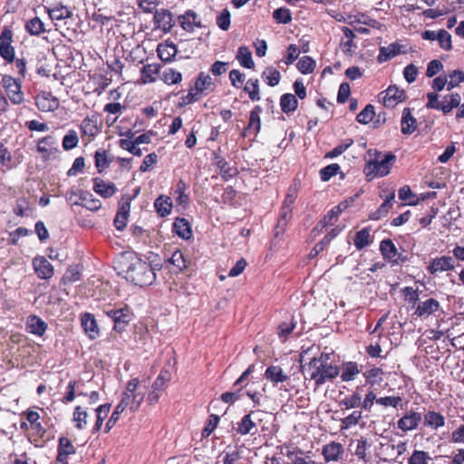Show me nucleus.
<instances>
[{"mask_svg": "<svg viewBox=\"0 0 464 464\" xmlns=\"http://www.w3.org/2000/svg\"><path fill=\"white\" fill-rule=\"evenodd\" d=\"M25 329L28 333L43 336L47 329V324L37 315H29L25 321Z\"/></svg>", "mask_w": 464, "mask_h": 464, "instance_id": "obj_16", "label": "nucleus"}, {"mask_svg": "<svg viewBox=\"0 0 464 464\" xmlns=\"http://www.w3.org/2000/svg\"><path fill=\"white\" fill-rule=\"evenodd\" d=\"M340 170V166L337 163L330 164L320 170V178L323 181H328L331 178L335 176Z\"/></svg>", "mask_w": 464, "mask_h": 464, "instance_id": "obj_64", "label": "nucleus"}, {"mask_svg": "<svg viewBox=\"0 0 464 464\" xmlns=\"http://www.w3.org/2000/svg\"><path fill=\"white\" fill-rule=\"evenodd\" d=\"M158 56L163 62H170L177 54V46L173 43L160 44L157 48Z\"/></svg>", "mask_w": 464, "mask_h": 464, "instance_id": "obj_30", "label": "nucleus"}, {"mask_svg": "<svg viewBox=\"0 0 464 464\" xmlns=\"http://www.w3.org/2000/svg\"><path fill=\"white\" fill-rule=\"evenodd\" d=\"M440 308V303L434 298H429L424 302H420L414 312L419 317L428 316Z\"/></svg>", "mask_w": 464, "mask_h": 464, "instance_id": "obj_25", "label": "nucleus"}, {"mask_svg": "<svg viewBox=\"0 0 464 464\" xmlns=\"http://www.w3.org/2000/svg\"><path fill=\"white\" fill-rule=\"evenodd\" d=\"M421 414L420 412L411 411L397 421V427L403 432L411 431L419 426Z\"/></svg>", "mask_w": 464, "mask_h": 464, "instance_id": "obj_12", "label": "nucleus"}, {"mask_svg": "<svg viewBox=\"0 0 464 464\" xmlns=\"http://www.w3.org/2000/svg\"><path fill=\"white\" fill-rule=\"evenodd\" d=\"M79 137L74 130H69L63 139V148L64 150H71L77 147Z\"/></svg>", "mask_w": 464, "mask_h": 464, "instance_id": "obj_48", "label": "nucleus"}, {"mask_svg": "<svg viewBox=\"0 0 464 464\" xmlns=\"http://www.w3.org/2000/svg\"><path fill=\"white\" fill-rule=\"evenodd\" d=\"M80 128L83 135L90 137H94L99 131L96 120L90 117H86L82 120Z\"/></svg>", "mask_w": 464, "mask_h": 464, "instance_id": "obj_42", "label": "nucleus"}, {"mask_svg": "<svg viewBox=\"0 0 464 464\" xmlns=\"http://www.w3.org/2000/svg\"><path fill=\"white\" fill-rule=\"evenodd\" d=\"M173 204L172 200L168 196L160 195L154 202V208L158 215L161 218L167 217L170 214Z\"/></svg>", "mask_w": 464, "mask_h": 464, "instance_id": "obj_29", "label": "nucleus"}, {"mask_svg": "<svg viewBox=\"0 0 464 464\" xmlns=\"http://www.w3.org/2000/svg\"><path fill=\"white\" fill-rule=\"evenodd\" d=\"M154 23L156 27L169 33L175 25L172 13L168 9L157 10L154 14Z\"/></svg>", "mask_w": 464, "mask_h": 464, "instance_id": "obj_10", "label": "nucleus"}, {"mask_svg": "<svg viewBox=\"0 0 464 464\" xmlns=\"http://www.w3.org/2000/svg\"><path fill=\"white\" fill-rule=\"evenodd\" d=\"M13 34L9 29H4L0 34V55L7 62H14V49L11 45Z\"/></svg>", "mask_w": 464, "mask_h": 464, "instance_id": "obj_9", "label": "nucleus"}, {"mask_svg": "<svg viewBox=\"0 0 464 464\" xmlns=\"http://www.w3.org/2000/svg\"><path fill=\"white\" fill-rule=\"evenodd\" d=\"M394 198L395 194L393 192L387 196V198H385L383 203L378 208V209L371 213V215L369 216L370 219L379 220L382 218L385 217L392 208Z\"/></svg>", "mask_w": 464, "mask_h": 464, "instance_id": "obj_32", "label": "nucleus"}, {"mask_svg": "<svg viewBox=\"0 0 464 464\" xmlns=\"http://www.w3.org/2000/svg\"><path fill=\"white\" fill-rule=\"evenodd\" d=\"M395 160L396 157L392 153L376 152L374 160L369 161L365 166L364 172L369 179L384 177L390 173Z\"/></svg>", "mask_w": 464, "mask_h": 464, "instance_id": "obj_3", "label": "nucleus"}, {"mask_svg": "<svg viewBox=\"0 0 464 464\" xmlns=\"http://www.w3.org/2000/svg\"><path fill=\"white\" fill-rule=\"evenodd\" d=\"M48 14L53 21H62L71 16V11L64 5L49 8Z\"/></svg>", "mask_w": 464, "mask_h": 464, "instance_id": "obj_43", "label": "nucleus"}, {"mask_svg": "<svg viewBox=\"0 0 464 464\" xmlns=\"http://www.w3.org/2000/svg\"><path fill=\"white\" fill-rule=\"evenodd\" d=\"M344 453L343 445L339 442L332 441L322 448V455L325 462L339 461Z\"/></svg>", "mask_w": 464, "mask_h": 464, "instance_id": "obj_14", "label": "nucleus"}, {"mask_svg": "<svg viewBox=\"0 0 464 464\" xmlns=\"http://www.w3.org/2000/svg\"><path fill=\"white\" fill-rule=\"evenodd\" d=\"M360 372L358 365L354 362H346L341 373V379L343 382H350L355 379L356 375Z\"/></svg>", "mask_w": 464, "mask_h": 464, "instance_id": "obj_41", "label": "nucleus"}, {"mask_svg": "<svg viewBox=\"0 0 464 464\" xmlns=\"http://www.w3.org/2000/svg\"><path fill=\"white\" fill-rule=\"evenodd\" d=\"M173 231L183 239H188L192 235L190 225L185 218H176L173 223Z\"/></svg>", "mask_w": 464, "mask_h": 464, "instance_id": "obj_34", "label": "nucleus"}, {"mask_svg": "<svg viewBox=\"0 0 464 464\" xmlns=\"http://www.w3.org/2000/svg\"><path fill=\"white\" fill-rule=\"evenodd\" d=\"M82 325L87 334V335L92 339H96L99 334V327L94 316L91 314H85L82 318Z\"/></svg>", "mask_w": 464, "mask_h": 464, "instance_id": "obj_27", "label": "nucleus"}, {"mask_svg": "<svg viewBox=\"0 0 464 464\" xmlns=\"http://www.w3.org/2000/svg\"><path fill=\"white\" fill-rule=\"evenodd\" d=\"M198 94L208 93L214 90V82L210 75L201 72L195 82L193 88Z\"/></svg>", "mask_w": 464, "mask_h": 464, "instance_id": "obj_21", "label": "nucleus"}, {"mask_svg": "<svg viewBox=\"0 0 464 464\" xmlns=\"http://www.w3.org/2000/svg\"><path fill=\"white\" fill-rule=\"evenodd\" d=\"M342 212L341 206H337L333 208L324 217V218L319 222V225L322 227H325L328 226H334V223L338 219L339 214Z\"/></svg>", "mask_w": 464, "mask_h": 464, "instance_id": "obj_51", "label": "nucleus"}, {"mask_svg": "<svg viewBox=\"0 0 464 464\" xmlns=\"http://www.w3.org/2000/svg\"><path fill=\"white\" fill-rule=\"evenodd\" d=\"M340 405L344 406L346 410L362 407V396L359 392H355L343 399L340 401Z\"/></svg>", "mask_w": 464, "mask_h": 464, "instance_id": "obj_52", "label": "nucleus"}, {"mask_svg": "<svg viewBox=\"0 0 464 464\" xmlns=\"http://www.w3.org/2000/svg\"><path fill=\"white\" fill-rule=\"evenodd\" d=\"M88 413L81 406H76L73 411V421L78 430H83L87 426Z\"/></svg>", "mask_w": 464, "mask_h": 464, "instance_id": "obj_47", "label": "nucleus"}, {"mask_svg": "<svg viewBox=\"0 0 464 464\" xmlns=\"http://www.w3.org/2000/svg\"><path fill=\"white\" fill-rule=\"evenodd\" d=\"M215 165L220 169V174L224 179H228L236 174L223 158H216Z\"/></svg>", "mask_w": 464, "mask_h": 464, "instance_id": "obj_63", "label": "nucleus"}, {"mask_svg": "<svg viewBox=\"0 0 464 464\" xmlns=\"http://www.w3.org/2000/svg\"><path fill=\"white\" fill-rule=\"evenodd\" d=\"M38 108L44 111H53L59 106V102L51 94L44 93L36 99Z\"/></svg>", "mask_w": 464, "mask_h": 464, "instance_id": "obj_31", "label": "nucleus"}, {"mask_svg": "<svg viewBox=\"0 0 464 464\" xmlns=\"http://www.w3.org/2000/svg\"><path fill=\"white\" fill-rule=\"evenodd\" d=\"M371 448V444L366 439H360L357 440L354 454L358 458V460L366 464L369 461L368 450Z\"/></svg>", "mask_w": 464, "mask_h": 464, "instance_id": "obj_38", "label": "nucleus"}, {"mask_svg": "<svg viewBox=\"0 0 464 464\" xmlns=\"http://www.w3.org/2000/svg\"><path fill=\"white\" fill-rule=\"evenodd\" d=\"M159 73V65L155 63L144 65L140 71V80L142 83H150L156 81Z\"/></svg>", "mask_w": 464, "mask_h": 464, "instance_id": "obj_37", "label": "nucleus"}, {"mask_svg": "<svg viewBox=\"0 0 464 464\" xmlns=\"http://www.w3.org/2000/svg\"><path fill=\"white\" fill-rule=\"evenodd\" d=\"M264 376L273 386H277L279 383H283L289 379V376L278 365L267 367Z\"/></svg>", "mask_w": 464, "mask_h": 464, "instance_id": "obj_18", "label": "nucleus"}, {"mask_svg": "<svg viewBox=\"0 0 464 464\" xmlns=\"http://www.w3.org/2000/svg\"><path fill=\"white\" fill-rule=\"evenodd\" d=\"M315 67V62L309 56H303L297 63V69L303 74L311 73Z\"/></svg>", "mask_w": 464, "mask_h": 464, "instance_id": "obj_59", "label": "nucleus"}, {"mask_svg": "<svg viewBox=\"0 0 464 464\" xmlns=\"http://www.w3.org/2000/svg\"><path fill=\"white\" fill-rule=\"evenodd\" d=\"M375 116L374 107L372 104H367L365 108L357 115L356 120L362 124L371 122Z\"/></svg>", "mask_w": 464, "mask_h": 464, "instance_id": "obj_56", "label": "nucleus"}, {"mask_svg": "<svg viewBox=\"0 0 464 464\" xmlns=\"http://www.w3.org/2000/svg\"><path fill=\"white\" fill-rule=\"evenodd\" d=\"M262 112V108L260 106H256L249 114V121L247 126L243 130L242 136L247 137L249 135L256 136L261 128V120L260 113Z\"/></svg>", "mask_w": 464, "mask_h": 464, "instance_id": "obj_13", "label": "nucleus"}, {"mask_svg": "<svg viewBox=\"0 0 464 464\" xmlns=\"http://www.w3.org/2000/svg\"><path fill=\"white\" fill-rule=\"evenodd\" d=\"M380 251L384 259L389 262L398 265L401 260V255L397 247L391 239H383L380 243Z\"/></svg>", "mask_w": 464, "mask_h": 464, "instance_id": "obj_15", "label": "nucleus"}, {"mask_svg": "<svg viewBox=\"0 0 464 464\" xmlns=\"http://www.w3.org/2000/svg\"><path fill=\"white\" fill-rule=\"evenodd\" d=\"M273 18L278 24H288L292 21V14L289 9L280 7L273 12Z\"/></svg>", "mask_w": 464, "mask_h": 464, "instance_id": "obj_60", "label": "nucleus"}, {"mask_svg": "<svg viewBox=\"0 0 464 464\" xmlns=\"http://www.w3.org/2000/svg\"><path fill=\"white\" fill-rule=\"evenodd\" d=\"M455 259L450 256H442L430 260L427 270L431 275L451 271L455 268Z\"/></svg>", "mask_w": 464, "mask_h": 464, "instance_id": "obj_7", "label": "nucleus"}, {"mask_svg": "<svg viewBox=\"0 0 464 464\" xmlns=\"http://www.w3.org/2000/svg\"><path fill=\"white\" fill-rule=\"evenodd\" d=\"M330 357L331 353H322L303 366L304 378L314 381L316 388L334 380L340 373L339 367L329 362Z\"/></svg>", "mask_w": 464, "mask_h": 464, "instance_id": "obj_2", "label": "nucleus"}, {"mask_svg": "<svg viewBox=\"0 0 464 464\" xmlns=\"http://www.w3.org/2000/svg\"><path fill=\"white\" fill-rule=\"evenodd\" d=\"M244 91L247 92L249 98L252 101H259L260 95H259V82L257 79H249L245 87Z\"/></svg>", "mask_w": 464, "mask_h": 464, "instance_id": "obj_50", "label": "nucleus"}, {"mask_svg": "<svg viewBox=\"0 0 464 464\" xmlns=\"http://www.w3.org/2000/svg\"><path fill=\"white\" fill-rule=\"evenodd\" d=\"M57 140L53 136L48 135L41 139L37 144V151L43 154L44 159H49L53 150H57Z\"/></svg>", "mask_w": 464, "mask_h": 464, "instance_id": "obj_22", "label": "nucleus"}, {"mask_svg": "<svg viewBox=\"0 0 464 464\" xmlns=\"http://www.w3.org/2000/svg\"><path fill=\"white\" fill-rule=\"evenodd\" d=\"M402 399L400 396H385L376 400V403L383 407H401Z\"/></svg>", "mask_w": 464, "mask_h": 464, "instance_id": "obj_57", "label": "nucleus"}, {"mask_svg": "<svg viewBox=\"0 0 464 464\" xmlns=\"http://www.w3.org/2000/svg\"><path fill=\"white\" fill-rule=\"evenodd\" d=\"M298 101L296 96L292 93H285L280 98V108L283 112L288 114L296 110Z\"/></svg>", "mask_w": 464, "mask_h": 464, "instance_id": "obj_36", "label": "nucleus"}, {"mask_svg": "<svg viewBox=\"0 0 464 464\" xmlns=\"http://www.w3.org/2000/svg\"><path fill=\"white\" fill-rule=\"evenodd\" d=\"M237 59L239 62L240 65L251 69L254 67L255 63L252 59V53L246 46H241L238 48Z\"/></svg>", "mask_w": 464, "mask_h": 464, "instance_id": "obj_40", "label": "nucleus"}, {"mask_svg": "<svg viewBox=\"0 0 464 464\" xmlns=\"http://www.w3.org/2000/svg\"><path fill=\"white\" fill-rule=\"evenodd\" d=\"M142 401V396L130 397L128 394L122 393L121 399L115 408L121 412H123L127 409H129L130 412H135L140 408Z\"/></svg>", "mask_w": 464, "mask_h": 464, "instance_id": "obj_19", "label": "nucleus"}, {"mask_svg": "<svg viewBox=\"0 0 464 464\" xmlns=\"http://www.w3.org/2000/svg\"><path fill=\"white\" fill-rule=\"evenodd\" d=\"M178 22L180 27L188 32L193 33L196 28H201L202 24L198 15L193 10H187L184 14L178 16Z\"/></svg>", "mask_w": 464, "mask_h": 464, "instance_id": "obj_8", "label": "nucleus"}, {"mask_svg": "<svg viewBox=\"0 0 464 464\" xmlns=\"http://www.w3.org/2000/svg\"><path fill=\"white\" fill-rule=\"evenodd\" d=\"M110 410H111L110 403L102 404L95 410L96 422L92 428L93 433H96L101 430L103 420L108 417Z\"/></svg>", "mask_w": 464, "mask_h": 464, "instance_id": "obj_39", "label": "nucleus"}, {"mask_svg": "<svg viewBox=\"0 0 464 464\" xmlns=\"http://www.w3.org/2000/svg\"><path fill=\"white\" fill-rule=\"evenodd\" d=\"M187 185L184 180L179 179L177 183L175 193L178 194L177 202L179 205L186 206L188 202V195L186 194Z\"/></svg>", "mask_w": 464, "mask_h": 464, "instance_id": "obj_61", "label": "nucleus"}, {"mask_svg": "<svg viewBox=\"0 0 464 464\" xmlns=\"http://www.w3.org/2000/svg\"><path fill=\"white\" fill-rule=\"evenodd\" d=\"M362 418V413L361 411H353L351 414L341 420V429L347 430L357 425Z\"/></svg>", "mask_w": 464, "mask_h": 464, "instance_id": "obj_54", "label": "nucleus"}, {"mask_svg": "<svg viewBox=\"0 0 464 464\" xmlns=\"http://www.w3.org/2000/svg\"><path fill=\"white\" fill-rule=\"evenodd\" d=\"M230 12L226 8L216 18L217 25L223 31H227L230 27Z\"/></svg>", "mask_w": 464, "mask_h": 464, "instance_id": "obj_62", "label": "nucleus"}, {"mask_svg": "<svg viewBox=\"0 0 464 464\" xmlns=\"http://www.w3.org/2000/svg\"><path fill=\"white\" fill-rule=\"evenodd\" d=\"M431 457L424 450H414L408 459V464H428Z\"/></svg>", "mask_w": 464, "mask_h": 464, "instance_id": "obj_53", "label": "nucleus"}, {"mask_svg": "<svg viewBox=\"0 0 464 464\" xmlns=\"http://www.w3.org/2000/svg\"><path fill=\"white\" fill-rule=\"evenodd\" d=\"M371 235L367 228L358 231L354 237V246L358 250H362L371 244Z\"/></svg>", "mask_w": 464, "mask_h": 464, "instance_id": "obj_46", "label": "nucleus"}, {"mask_svg": "<svg viewBox=\"0 0 464 464\" xmlns=\"http://www.w3.org/2000/svg\"><path fill=\"white\" fill-rule=\"evenodd\" d=\"M115 317L113 318L114 329L118 332H121L126 324L130 321V314L128 308L117 309L114 313Z\"/></svg>", "mask_w": 464, "mask_h": 464, "instance_id": "obj_35", "label": "nucleus"}, {"mask_svg": "<svg viewBox=\"0 0 464 464\" xmlns=\"http://www.w3.org/2000/svg\"><path fill=\"white\" fill-rule=\"evenodd\" d=\"M401 132L405 135L413 133L417 128V121L409 108H404L401 115Z\"/></svg>", "mask_w": 464, "mask_h": 464, "instance_id": "obj_28", "label": "nucleus"}, {"mask_svg": "<svg viewBox=\"0 0 464 464\" xmlns=\"http://www.w3.org/2000/svg\"><path fill=\"white\" fill-rule=\"evenodd\" d=\"M168 261L172 264L179 272L183 271L187 267L184 255L180 250L174 251Z\"/></svg>", "mask_w": 464, "mask_h": 464, "instance_id": "obj_58", "label": "nucleus"}, {"mask_svg": "<svg viewBox=\"0 0 464 464\" xmlns=\"http://www.w3.org/2000/svg\"><path fill=\"white\" fill-rule=\"evenodd\" d=\"M33 266L35 274L41 279H50L53 276V266L44 256H35L33 259Z\"/></svg>", "mask_w": 464, "mask_h": 464, "instance_id": "obj_11", "label": "nucleus"}, {"mask_svg": "<svg viewBox=\"0 0 464 464\" xmlns=\"http://www.w3.org/2000/svg\"><path fill=\"white\" fill-rule=\"evenodd\" d=\"M93 190L104 198L112 197L116 191V186L111 182H105L100 178L93 179Z\"/></svg>", "mask_w": 464, "mask_h": 464, "instance_id": "obj_20", "label": "nucleus"}, {"mask_svg": "<svg viewBox=\"0 0 464 464\" xmlns=\"http://www.w3.org/2000/svg\"><path fill=\"white\" fill-rule=\"evenodd\" d=\"M1 84L13 104L17 105L24 102V97L20 81L5 74L2 77Z\"/></svg>", "mask_w": 464, "mask_h": 464, "instance_id": "obj_4", "label": "nucleus"}, {"mask_svg": "<svg viewBox=\"0 0 464 464\" xmlns=\"http://www.w3.org/2000/svg\"><path fill=\"white\" fill-rule=\"evenodd\" d=\"M461 102V98L458 93H452L450 95H446L440 101V111H443V113L447 114L450 112L454 108L459 106Z\"/></svg>", "mask_w": 464, "mask_h": 464, "instance_id": "obj_33", "label": "nucleus"}, {"mask_svg": "<svg viewBox=\"0 0 464 464\" xmlns=\"http://www.w3.org/2000/svg\"><path fill=\"white\" fill-rule=\"evenodd\" d=\"M423 424L432 430H438L445 425V418L440 412L428 411L424 414Z\"/></svg>", "mask_w": 464, "mask_h": 464, "instance_id": "obj_24", "label": "nucleus"}, {"mask_svg": "<svg viewBox=\"0 0 464 464\" xmlns=\"http://www.w3.org/2000/svg\"><path fill=\"white\" fill-rule=\"evenodd\" d=\"M380 99H382L385 107L393 108L406 99V93L404 90L400 89L395 85H392L380 93Z\"/></svg>", "mask_w": 464, "mask_h": 464, "instance_id": "obj_6", "label": "nucleus"}, {"mask_svg": "<svg viewBox=\"0 0 464 464\" xmlns=\"http://www.w3.org/2000/svg\"><path fill=\"white\" fill-rule=\"evenodd\" d=\"M379 51L377 61L379 63H383L401 53V45L398 43H392L388 46H381Z\"/></svg>", "mask_w": 464, "mask_h": 464, "instance_id": "obj_26", "label": "nucleus"}, {"mask_svg": "<svg viewBox=\"0 0 464 464\" xmlns=\"http://www.w3.org/2000/svg\"><path fill=\"white\" fill-rule=\"evenodd\" d=\"M80 205L92 211H97L102 208V202L87 191L82 193V199Z\"/></svg>", "mask_w": 464, "mask_h": 464, "instance_id": "obj_45", "label": "nucleus"}, {"mask_svg": "<svg viewBox=\"0 0 464 464\" xmlns=\"http://www.w3.org/2000/svg\"><path fill=\"white\" fill-rule=\"evenodd\" d=\"M262 78L269 86L274 87L279 83L281 76L278 70L269 67L263 72Z\"/></svg>", "mask_w": 464, "mask_h": 464, "instance_id": "obj_49", "label": "nucleus"}, {"mask_svg": "<svg viewBox=\"0 0 464 464\" xmlns=\"http://www.w3.org/2000/svg\"><path fill=\"white\" fill-rule=\"evenodd\" d=\"M24 414L30 426V440L38 446L39 443L45 441L44 435L46 433L45 428L40 422V414L34 411H27Z\"/></svg>", "mask_w": 464, "mask_h": 464, "instance_id": "obj_5", "label": "nucleus"}, {"mask_svg": "<svg viewBox=\"0 0 464 464\" xmlns=\"http://www.w3.org/2000/svg\"><path fill=\"white\" fill-rule=\"evenodd\" d=\"M255 415V411L245 415L237 423V432L240 435L255 434L256 431V425L253 420V416Z\"/></svg>", "mask_w": 464, "mask_h": 464, "instance_id": "obj_23", "label": "nucleus"}, {"mask_svg": "<svg viewBox=\"0 0 464 464\" xmlns=\"http://www.w3.org/2000/svg\"><path fill=\"white\" fill-rule=\"evenodd\" d=\"M57 461L63 464H68V457L75 453V448L72 441L65 437H61L58 443Z\"/></svg>", "mask_w": 464, "mask_h": 464, "instance_id": "obj_17", "label": "nucleus"}, {"mask_svg": "<svg viewBox=\"0 0 464 464\" xmlns=\"http://www.w3.org/2000/svg\"><path fill=\"white\" fill-rule=\"evenodd\" d=\"M95 159V167L98 169V172H102L105 169H107L110 165V161L107 159V153L105 150L100 149L97 150L94 155Z\"/></svg>", "mask_w": 464, "mask_h": 464, "instance_id": "obj_55", "label": "nucleus"}, {"mask_svg": "<svg viewBox=\"0 0 464 464\" xmlns=\"http://www.w3.org/2000/svg\"><path fill=\"white\" fill-rule=\"evenodd\" d=\"M127 280L140 286L150 285L156 279L154 268L133 254L121 256L118 263Z\"/></svg>", "mask_w": 464, "mask_h": 464, "instance_id": "obj_1", "label": "nucleus"}, {"mask_svg": "<svg viewBox=\"0 0 464 464\" xmlns=\"http://www.w3.org/2000/svg\"><path fill=\"white\" fill-rule=\"evenodd\" d=\"M25 29L31 35H40L45 31L44 24L39 17H34L25 24Z\"/></svg>", "mask_w": 464, "mask_h": 464, "instance_id": "obj_44", "label": "nucleus"}]
</instances>
